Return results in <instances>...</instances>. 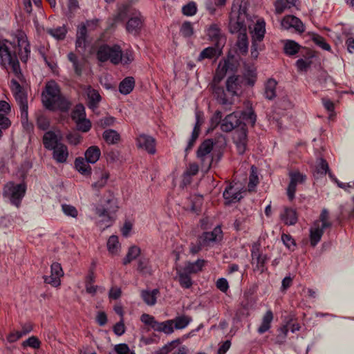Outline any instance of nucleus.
<instances>
[{
    "label": "nucleus",
    "instance_id": "obj_1",
    "mask_svg": "<svg viewBox=\"0 0 354 354\" xmlns=\"http://www.w3.org/2000/svg\"><path fill=\"white\" fill-rule=\"evenodd\" d=\"M246 2L235 0L232 4L230 14V31L231 33H239L236 46L239 53L245 55L248 50V39L247 36V24L248 21Z\"/></svg>",
    "mask_w": 354,
    "mask_h": 354
},
{
    "label": "nucleus",
    "instance_id": "obj_2",
    "mask_svg": "<svg viewBox=\"0 0 354 354\" xmlns=\"http://www.w3.org/2000/svg\"><path fill=\"white\" fill-rule=\"evenodd\" d=\"M41 101L43 105L51 111L60 109L66 111L71 106V103L62 95L59 86L55 81L46 83L45 90L41 93Z\"/></svg>",
    "mask_w": 354,
    "mask_h": 354
},
{
    "label": "nucleus",
    "instance_id": "obj_3",
    "mask_svg": "<svg viewBox=\"0 0 354 354\" xmlns=\"http://www.w3.org/2000/svg\"><path fill=\"white\" fill-rule=\"evenodd\" d=\"M8 41H0V62L4 67L10 66L16 76L21 75L19 62L15 53H12L8 46Z\"/></svg>",
    "mask_w": 354,
    "mask_h": 354
},
{
    "label": "nucleus",
    "instance_id": "obj_4",
    "mask_svg": "<svg viewBox=\"0 0 354 354\" xmlns=\"http://www.w3.org/2000/svg\"><path fill=\"white\" fill-rule=\"evenodd\" d=\"M118 209L117 201L113 193L109 190L101 201V204L96 207L95 212L100 217H104L111 223V214Z\"/></svg>",
    "mask_w": 354,
    "mask_h": 354
},
{
    "label": "nucleus",
    "instance_id": "obj_5",
    "mask_svg": "<svg viewBox=\"0 0 354 354\" xmlns=\"http://www.w3.org/2000/svg\"><path fill=\"white\" fill-rule=\"evenodd\" d=\"M97 58L101 62L110 60L112 64H118L122 61V49L118 45H102L97 51Z\"/></svg>",
    "mask_w": 354,
    "mask_h": 354
},
{
    "label": "nucleus",
    "instance_id": "obj_6",
    "mask_svg": "<svg viewBox=\"0 0 354 354\" xmlns=\"http://www.w3.org/2000/svg\"><path fill=\"white\" fill-rule=\"evenodd\" d=\"M221 79L222 77L214 76L212 82L209 85V89L216 101L227 109L233 104V97H231V95H229L227 91H225L223 87L219 85Z\"/></svg>",
    "mask_w": 354,
    "mask_h": 354
},
{
    "label": "nucleus",
    "instance_id": "obj_7",
    "mask_svg": "<svg viewBox=\"0 0 354 354\" xmlns=\"http://www.w3.org/2000/svg\"><path fill=\"white\" fill-rule=\"evenodd\" d=\"M214 142L212 140L207 139L200 145L196 151L197 158L201 163V168L205 171L210 169L213 162V156L211 154Z\"/></svg>",
    "mask_w": 354,
    "mask_h": 354
},
{
    "label": "nucleus",
    "instance_id": "obj_8",
    "mask_svg": "<svg viewBox=\"0 0 354 354\" xmlns=\"http://www.w3.org/2000/svg\"><path fill=\"white\" fill-rule=\"evenodd\" d=\"M26 190V187L25 184L15 185L12 182H9L4 186L3 195L9 198L13 205L19 207L22 198L25 195Z\"/></svg>",
    "mask_w": 354,
    "mask_h": 354
},
{
    "label": "nucleus",
    "instance_id": "obj_9",
    "mask_svg": "<svg viewBox=\"0 0 354 354\" xmlns=\"http://www.w3.org/2000/svg\"><path fill=\"white\" fill-rule=\"evenodd\" d=\"M11 84L15 100L21 111V118L22 120H27L28 109L27 94L17 80H12Z\"/></svg>",
    "mask_w": 354,
    "mask_h": 354
},
{
    "label": "nucleus",
    "instance_id": "obj_10",
    "mask_svg": "<svg viewBox=\"0 0 354 354\" xmlns=\"http://www.w3.org/2000/svg\"><path fill=\"white\" fill-rule=\"evenodd\" d=\"M261 244L259 242L254 243L252 246L251 263L253 266V270L262 274L266 270V262L268 260L267 254H263L260 250Z\"/></svg>",
    "mask_w": 354,
    "mask_h": 354
},
{
    "label": "nucleus",
    "instance_id": "obj_11",
    "mask_svg": "<svg viewBox=\"0 0 354 354\" xmlns=\"http://www.w3.org/2000/svg\"><path fill=\"white\" fill-rule=\"evenodd\" d=\"M208 39L216 46L224 47L226 44V37L222 32L220 26L216 24H211L207 29Z\"/></svg>",
    "mask_w": 354,
    "mask_h": 354
},
{
    "label": "nucleus",
    "instance_id": "obj_12",
    "mask_svg": "<svg viewBox=\"0 0 354 354\" xmlns=\"http://www.w3.org/2000/svg\"><path fill=\"white\" fill-rule=\"evenodd\" d=\"M89 43L88 29L86 28L85 24H81L77 29L75 48L80 53L83 54Z\"/></svg>",
    "mask_w": 354,
    "mask_h": 354
},
{
    "label": "nucleus",
    "instance_id": "obj_13",
    "mask_svg": "<svg viewBox=\"0 0 354 354\" xmlns=\"http://www.w3.org/2000/svg\"><path fill=\"white\" fill-rule=\"evenodd\" d=\"M289 176L290 181L287 188V195L289 200L292 201L295 198L297 184L304 183L306 176L299 171H291Z\"/></svg>",
    "mask_w": 354,
    "mask_h": 354
},
{
    "label": "nucleus",
    "instance_id": "obj_14",
    "mask_svg": "<svg viewBox=\"0 0 354 354\" xmlns=\"http://www.w3.org/2000/svg\"><path fill=\"white\" fill-rule=\"evenodd\" d=\"M243 122L238 113L233 112L227 115L221 124V129L224 132H230L236 129Z\"/></svg>",
    "mask_w": 354,
    "mask_h": 354
},
{
    "label": "nucleus",
    "instance_id": "obj_15",
    "mask_svg": "<svg viewBox=\"0 0 354 354\" xmlns=\"http://www.w3.org/2000/svg\"><path fill=\"white\" fill-rule=\"evenodd\" d=\"M222 237V231L219 226L216 227L212 232H203L198 239L201 245H207L210 243L216 242Z\"/></svg>",
    "mask_w": 354,
    "mask_h": 354
},
{
    "label": "nucleus",
    "instance_id": "obj_16",
    "mask_svg": "<svg viewBox=\"0 0 354 354\" xmlns=\"http://www.w3.org/2000/svg\"><path fill=\"white\" fill-rule=\"evenodd\" d=\"M281 24L285 29L293 28L296 31L300 33L304 32L305 30L304 25L302 21L298 17L293 15H287L284 17Z\"/></svg>",
    "mask_w": 354,
    "mask_h": 354
},
{
    "label": "nucleus",
    "instance_id": "obj_17",
    "mask_svg": "<svg viewBox=\"0 0 354 354\" xmlns=\"http://www.w3.org/2000/svg\"><path fill=\"white\" fill-rule=\"evenodd\" d=\"M137 145L139 148L146 150L150 154L156 153L155 140L151 136L142 134L137 138Z\"/></svg>",
    "mask_w": 354,
    "mask_h": 354
},
{
    "label": "nucleus",
    "instance_id": "obj_18",
    "mask_svg": "<svg viewBox=\"0 0 354 354\" xmlns=\"http://www.w3.org/2000/svg\"><path fill=\"white\" fill-rule=\"evenodd\" d=\"M226 90L232 97L239 95L241 91V78L236 75L229 77L226 81Z\"/></svg>",
    "mask_w": 354,
    "mask_h": 354
},
{
    "label": "nucleus",
    "instance_id": "obj_19",
    "mask_svg": "<svg viewBox=\"0 0 354 354\" xmlns=\"http://www.w3.org/2000/svg\"><path fill=\"white\" fill-rule=\"evenodd\" d=\"M223 46H209L203 49L197 58L198 61H202L204 59H216L223 53Z\"/></svg>",
    "mask_w": 354,
    "mask_h": 354
},
{
    "label": "nucleus",
    "instance_id": "obj_20",
    "mask_svg": "<svg viewBox=\"0 0 354 354\" xmlns=\"http://www.w3.org/2000/svg\"><path fill=\"white\" fill-rule=\"evenodd\" d=\"M85 92L88 97L87 105L88 108L95 110L98 107V104L101 101V95L98 91L93 88L91 86H86Z\"/></svg>",
    "mask_w": 354,
    "mask_h": 354
},
{
    "label": "nucleus",
    "instance_id": "obj_21",
    "mask_svg": "<svg viewBox=\"0 0 354 354\" xmlns=\"http://www.w3.org/2000/svg\"><path fill=\"white\" fill-rule=\"evenodd\" d=\"M280 218L286 225H294L298 221L296 210L290 207H284L283 212L280 214Z\"/></svg>",
    "mask_w": 354,
    "mask_h": 354
},
{
    "label": "nucleus",
    "instance_id": "obj_22",
    "mask_svg": "<svg viewBox=\"0 0 354 354\" xmlns=\"http://www.w3.org/2000/svg\"><path fill=\"white\" fill-rule=\"evenodd\" d=\"M226 204L236 203L242 198L241 192L240 191H234L232 185H228L223 194Z\"/></svg>",
    "mask_w": 354,
    "mask_h": 354
},
{
    "label": "nucleus",
    "instance_id": "obj_23",
    "mask_svg": "<svg viewBox=\"0 0 354 354\" xmlns=\"http://www.w3.org/2000/svg\"><path fill=\"white\" fill-rule=\"evenodd\" d=\"M95 176L99 179L93 183L91 187L93 189L99 190L106 185L109 178V173L107 171L98 169L95 171Z\"/></svg>",
    "mask_w": 354,
    "mask_h": 354
},
{
    "label": "nucleus",
    "instance_id": "obj_24",
    "mask_svg": "<svg viewBox=\"0 0 354 354\" xmlns=\"http://www.w3.org/2000/svg\"><path fill=\"white\" fill-rule=\"evenodd\" d=\"M325 229L320 226L319 221L315 222L314 226L310 230V239L312 246L315 247L320 241Z\"/></svg>",
    "mask_w": 354,
    "mask_h": 354
},
{
    "label": "nucleus",
    "instance_id": "obj_25",
    "mask_svg": "<svg viewBox=\"0 0 354 354\" xmlns=\"http://www.w3.org/2000/svg\"><path fill=\"white\" fill-rule=\"evenodd\" d=\"M142 19L141 17L136 16L130 18L126 24V29L128 32L137 35L141 30Z\"/></svg>",
    "mask_w": 354,
    "mask_h": 354
},
{
    "label": "nucleus",
    "instance_id": "obj_26",
    "mask_svg": "<svg viewBox=\"0 0 354 354\" xmlns=\"http://www.w3.org/2000/svg\"><path fill=\"white\" fill-rule=\"evenodd\" d=\"M59 143L57 135L53 131H49L44 133L43 144L46 149L52 150L58 146Z\"/></svg>",
    "mask_w": 354,
    "mask_h": 354
},
{
    "label": "nucleus",
    "instance_id": "obj_27",
    "mask_svg": "<svg viewBox=\"0 0 354 354\" xmlns=\"http://www.w3.org/2000/svg\"><path fill=\"white\" fill-rule=\"evenodd\" d=\"M205 263L204 259H198L195 262L187 261L182 269L189 274H196L202 270Z\"/></svg>",
    "mask_w": 354,
    "mask_h": 354
},
{
    "label": "nucleus",
    "instance_id": "obj_28",
    "mask_svg": "<svg viewBox=\"0 0 354 354\" xmlns=\"http://www.w3.org/2000/svg\"><path fill=\"white\" fill-rule=\"evenodd\" d=\"M53 158L58 162H65L67 160L68 153L66 145L59 143L53 149Z\"/></svg>",
    "mask_w": 354,
    "mask_h": 354
},
{
    "label": "nucleus",
    "instance_id": "obj_29",
    "mask_svg": "<svg viewBox=\"0 0 354 354\" xmlns=\"http://www.w3.org/2000/svg\"><path fill=\"white\" fill-rule=\"evenodd\" d=\"M176 274L180 285L184 288H189L192 286L190 274L185 272L181 267H176Z\"/></svg>",
    "mask_w": 354,
    "mask_h": 354
},
{
    "label": "nucleus",
    "instance_id": "obj_30",
    "mask_svg": "<svg viewBox=\"0 0 354 354\" xmlns=\"http://www.w3.org/2000/svg\"><path fill=\"white\" fill-rule=\"evenodd\" d=\"M159 293L158 289L152 290H144L141 292V297L145 303L149 306H153L156 303V297Z\"/></svg>",
    "mask_w": 354,
    "mask_h": 354
},
{
    "label": "nucleus",
    "instance_id": "obj_31",
    "mask_svg": "<svg viewBox=\"0 0 354 354\" xmlns=\"http://www.w3.org/2000/svg\"><path fill=\"white\" fill-rule=\"evenodd\" d=\"M266 24L263 21L258 20L254 25V32H252V40L261 41L266 32Z\"/></svg>",
    "mask_w": 354,
    "mask_h": 354
},
{
    "label": "nucleus",
    "instance_id": "obj_32",
    "mask_svg": "<svg viewBox=\"0 0 354 354\" xmlns=\"http://www.w3.org/2000/svg\"><path fill=\"white\" fill-rule=\"evenodd\" d=\"M134 86V78L133 77H127L120 83L119 91L122 94L127 95L132 91Z\"/></svg>",
    "mask_w": 354,
    "mask_h": 354
},
{
    "label": "nucleus",
    "instance_id": "obj_33",
    "mask_svg": "<svg viewBox=\"0 0 354 354\" xmlns=\"http://www.w3.org/2000/svg\"><path fill=\"white\" fill-rule=\"evenodd\" d=\"M101 152L98 147L91 146L85 152V159L87 162L94 164L100 158Z\"/></svg>",
    "mask_w": 354,
    "mask_h": 354
},
{
    "label": "nucleus",
    "instance_id": "obj_34",
    "mask_svg": "<svg viewBox=\"0 0 354 354\" xmlns=\"http://www.w3.org/2000/svg\"><path fill=\"white\" fill-rule=\"evenodd\" d=\"M277 82L274 79H269L265 84L264 95L266 98L269 100H273L276 97V87Z\"/></svg>",
    "mask_w": 354,
    "mask_h": 354
},
{
    "label": "nucleus",
    "instance_id": "obj_35",
    "mask_svg": "<svg viewBox=\"0 0 354 354\" xmlns=\"http://www.w3.org/2000/svg\"><path fill=\"white\" fill-rule=\"evenodd\" d=\"M87 160H84L82 158H77L75 161V166L76 169L82 175L87 176L91 174V167L88 165Z\"/></svg>",
    "mask_w": 354,
    "mask_h": 354
},
{
    "label": "nucleus",
    "instance_id": "obj_36",
    "mask_svg": "<svg viewBox=\"0 0 354 354\" xmlns=\"http://www.w3.org/2000/svg\"><path fill=\"white\" fill-rule=\"evenodd\" d=\"M273 319V314L271 310H268L264 315L261 326L258 328L260 334L264 333L270 328V324Z\"/></svg>",
    "mask_w": 354,
    "mask_h": 354
},
{
    "label": "nucleus",
    "instance_id": "obj_37",
    "mask_svg": "<svg viewBox=\"0 0 354 354\" xmlns=\"http://www.w3.org/2000/svg\"><path fill=\"white\" fill-rule=\"evenodd\" d=\"M154 330L162 332L165 334H171L174 330L173 321L171 319L162 322H157Z\"/></svg>",
    "mask_w": 354,
    "mask_h": 354
},
{
    "label": "nucleus",
    "instance_id": "obj_38",
    "mask_svg": "<svg viewBox=\"0 0 354 354\" xmlns=\"http://www.w3.org/2000/svg\"><path fill=\"white\" fill-rule=\"evenodd\" d=\"M103 138L108 144L114 145L120 141V134L113 129H108L104 131Z\"/></svg>",
    "mask_w": 354,
    "mask_h": 354
},
{
    "label": "nucleus",
    "instance_id": "obj_39",
    "mask_svg": "<svg viewBox=\"0 0 354 354\" xmlns=\"http://www.w3.org/2000/svg\"><path fill=\"white\" fill-rule=\"evenodd\" d=\"M247 133L248 130L246 124L245 123H242L239 127L235 129L233 138L234 141L247 142Z\"/></svg>",
    "mask_w": 354,
    "mask_h": 354
},
{
    "label": "nucleus",
    "instance_id": "obj_40",
    "mask_svg": "<svg viewBox=\"0 0 354 354\" xmlns=\"http://www.w3.org/2000/svg\"><path fill=\"white\" fill-rule=\"evenodd\" d=\"M140 252L141 250L139 247L136 245L131 246L125 258L123 259V264L127 265L136 259L140 255Z\"/></svg>",
    "mask_w": 354,
    "mask_h": 354
},
{
    "label": "nucleus",
    "instance_id": "obj_41",
    "mask_svg": "<svg viewBox=\"0 0 354 354\" xmlns=\"http://www.w3.org/2000/svg\"><path fill=\"white\" fill-rule=\"evenodd\" d=\"M138 271L143 274H151V268L149 265V260L145 257H141L138 261Z\"/></svg>",
    "mask_w": 354,
    "mask_h": 354
},
{
    "label": "nucleus",
    "instance_id": "obj_42",
    "mask_svg": "<svg viewBox=\"0 0 354 354\" xmlns=\"http://www.w3.org/2000/svg\"><path fill=\"white\" fill-rule=\"evenodd\" d=\"M301 46L293 40H287L284 44V53L288 55H294L297 53Z\"/></svg>",
    "mask_w": 354,
    "mask_h": 354
},
{
    "label": "nucleus",
    "instance_id": "obj_43",
    "mask_svg": "<svg viewBox=\"0 0 354 354\" xmlns=\"http://www.w3.org/2000/svg\"><path fill=\"white\" fill-rule=\"evenodd\" d=\"M171 320L173 321L174 328L180 330L185 328L192 319L187 316L183 315L176 317L175 319Z\"/></svg>",
    "mask_w": 354,
    "mask_h": 354
},
{
    "label": "nucleus",
    "instance_id": "obj_44",
    "mask_svg": "<svg viewBox=\"0 0 354 354\" xmlns=\"http://www.w3.org/2000/svg\"><path fill=\"white\" fill-rule=\"evenodd\" d=\"M46 32L58 40L64 39L66 37L67 30L65 26H59L55 28H48Z\"/></svg>",
    "mask_w": 354,
    "mask_h": 354
},
{
    "label": "nucleus",
    "instance_id": "obj_45",
    "mask_svg": "<svg viewBox=\"0 0 354 354\" xmlns=\"http://www.w3.org/2000/svg\"><path fill=\"white\" fill-rule=\"evenodd\" d=\"M68 58L73 64L75 74L80 76L82 73L83 64L79 61L76 55L72 52L68 55Z\"/></svg>",
    "mask_w": 354,
    "mask_h": 354
},
{
    "label": "nucleus",
    "instance_id": "obj_46",
    "mask_svg": "<svg viewBox=\"0 0 354 354\" xmlns=\"http://www.w3.org/2000/svg\"><path fill=\"white\" fill-rule=\"evenodd\" d=\"M71 118L75 122L86 118L85 108L82 104H78L75 106L71 113Z\"/></svg>",
    "mask_w": 354,
    "mask_h": 354
},
{
    "label": "nucleus",
    "instance_id": "obj_47",
    "mask_svg": "<svg viewBox=\"0 0 354 354\" xmlns=\"http://www.w3.org/2000/svg\"><path fill=\"white\" fill-rule=\"evenodd\" d=\"M180 339H176L173 340L165 346H163L161 348L154 351L151 354H168L172 350H174L178 344H180Z\"/></svg>",
    "mask_w": 354,
    "mask_h": 354
},
{
    "label": "nucleus",
    "instance_id": "obj_48",
    "mask_svg": "<svg viewBox=\"0 0 354 354\" xmlns=\"http://www.w3.org/2000/svg\"><path fill=\"white\" fill-rule=\"evenodd\" d=\"M18 45L19 48L24 47V52L19 53L20 59L22 62H26L30 53V46L28 41L22 38L18 39Z\"/></svg>",
    "mask_w": 354,
    "mask_h": 354
},
{
    "label": "nucleus",
    "instance_id": "obj_49",
    "mask_svg": "<svg viewBox=\"0 0 354 354\" xmlns=\"http://www.w3.org/2000/svg\"><path fill=\"white\" fill-rule=\"evenodd\" d=\"M120 248V243L117 236L112 235L107 241V248L110 253L115 254Z\"/></svg>",
    "mask_w": 354,
    "mask_h": 354
},
{
    "label": "nucleus",
    "instance_id": "obj_50",
    "mask_svg": "<svg viewBox=\"0 0 354 354\" xmlns=\"http://www.w3.org/2000/svg\"><path fill=\"white\" fill-rule=\"evenodd\" d=\"M259 183L257 168L254 166L251 167V172L249 178L248 190L252 191Z\"/></svg>",
    "mask_w": 354,
    "mask_h": 354
},
{
    "label": "nucleus",
    "instance_id": "obj_51",
    "mask_svg": "<svg viewBox=\"0 0 354 354\" xmlns=\"http://www.w3.org/2000/svg\"><path fill=\"white\" fill-rule=\"evenodd\" d=\"M319 163L316 167V170L318 174L325 175L328 173L330 177H332V174L329 171L328 164L324 158H319Z\"/></svg>",
    "mask_w": 354,
    "mask_h": 354
},
{
    "label": "nucleus",
    "instance_id": "obj_52",
    "mask_svg": "<svg viewBox=\"0 0 354 354\" xmlns=\"http://www.w3.org/2000/svg\"><path fill=\"white\" fill-rule=\"evenodd\" d=\"M77 130L82 132H88L91 128V122L88 119L86 118L80 120V121L75 122Z\"/></svg>",
    "mask_w": 354,
    "mask_h": 354
},
{
    "label": "nucleus",
    "instance_id": "obj_53",
    "mask_svg": "<svg viewBox=\"0 0 354 354\" xmlns=\"http://www.w3.org/2000/svg\"><path fill=\"white\" fill-rule=\"evenodd\" d=\"M312 39L317 46H319L324 50L328 51L330 50V45L326 42L324 38L322 37V36L319 35H314L312 37Z\"/></svg>",
    "mask_w": 354,
    "mask_h": 354
},
{
    "label": "nucleus",
    "instance_id": "obj_54",
    "mask_svg": "<svg viewBox=\"0 0 354 354\" xmlns=\"http://www.w3.org/2000/svg\"><path fill=\"white\" fill-rule=\"evenodd\" d=\"M312 65V61L308 59H304L303 58L299 59L296 62V66L299 71H307V70Z\"/></svg>",
    "mask_w": 354,
    "mask_h": 354
},
{
    "label": "nucleus",
    "instance_id": "obj_55",
    "mask_svg": "<svg viewBox=\"0 0 354 354\" xmlns=\"http://www.w3.org/2000/svg\"><path fill=\"white\" fill-rule=\"evenodd\" d=\"M329 214L327 209H322L320 216L319 222H322V225L323 228H328L330 227L332 223L328 221Z\"/></svg>",
    "mask_w": 354,
    "mask_h": 354
},
{
    "label": "nucleus",
    "instance_id": "obj_56",
    "mask_svg": "<svg viewBox=\"0 0 354 354\" xmlns=\"http://www.w3.org/2000/svg\"><path fill=\"white\" fill-rule=\"evenodd\" d=\"M62 209L66 216H71L73 218H77L78 215L77 209L73 205L63 204L62 205Z\"/></svg>",
    "mask_w": 354,
    "mask_h": 354
},
{
    "label": "nucleus",
    "instance_id": "obj_57",
    "mask_svg": "<svg viewBox=\"0 0 354 354\" xmlns=\"http://www.w3.org/2000/svg\"><path fill=\"white\" fill-rule=\"evenodd\" d=\"M196 6L194 2H189L182 8L183 13L187 16H192L196 12Z\"/></svg>",
    "mask_w": 354,
    "mask_h": 354
},
{
    "label": "nucleus",
    "instance_id": "obj_58",
    "mask_svg": "<svg viewBox=\"0 0 354 354\" xmlns=\"http://www.w3.org/2000/svg\"><path fill=\"white\" fill-rule=\"evenodd\" d=\"M22 344L24 346H28L33 348H39L40 347L41 342L37 337L32 336L24 341Z\"/></svg>",
    "mask_w": 354,
    "mask_h": 354
},
{
    "label": "nucleus",
    "instance_id": "obj_59",
    "mask_svg": "<svg viewBox=\"0 0 354 354\" xmlns=\"http://www.w3.org/2000/svg\"><path fill=\"white\" fill-rule=\"evenodd\" d=\"M140 319L145 324L150 326L154 330L157 321L153 316L148 314H143L142 315Z\"/></svg>",
    "mask_w": 354,
    "mask_h": 354
},
{
    "label": "nucleus",
    "instance_id": "obj_60",
    "mask_svg": "<svg viewBox=\"0 0 354 354\" xmlns=\"http://www.w3.org/2000/svg\"><path fill=\"white\" fill-rule=\"evenodd\" d=\"M44 279L46 283L50 284L53 287H57L61 284L60 278L57 276H53V274L50 276H44Z\"/></svg>",
    "mask_w": 354,
    "mask_h": 354
},
{
    "label": "nucleus",
    "instance_id": "obj_61",
    "mask_svg": "<svg viewBox=\"0 0 354 354\" xmlns=\"http://www.w3.org/2000/svg\"><path fill=\"white\" fill-rule=\"evenodd\" d=\"M180 32L184 37H190L193 34V28L190 22H184L181 26Z\"/></svg>",
    "mask_w": 354,
    "mask_h": 354
},
{
    "label": "nucleus",
    "instance_id": "obj_62",
    "mask_svg": "<svg viewBox=\"0 0 354 354\" xmlns=\"http://www.w3.org/2000/svg\"><path fill=\"white\" fill-rule=\"evenodd\" d=\"M50 272L51 274H53V276H57L59 278H61L64 275V272L61 266V264L57 262L52 263L50 266Z\"/></svg>",
    "mask_w": 354,
    "mask_h": 354
},
{
    "label": "nucleus",
    "instance_id": "obj_63",
    "mask_svg": "<svg viewBox=\"0 0 354 354\" xmlns=\"http://www.w3.org/2000/svg\"><path fill=\"white\" fill-rule=\"evenodd\" d=\"M115 118L112 116H106L97 121V124L102 128L111 126L114 124Z\"/></svg>",
    "mask_w": 354,
    "mask_h": 354
},
{
    "label": "nucleus",
    "instance_id": "obj_64",
    "mask_svg": "<svg viewBox=\"0 0 354 354\" xmlns=\"http://www.w3.org/2000/svg\"><path fill=\"white\" fill-rule=\"evenodd\" d=\"M113 332L118 336H121L125 333V326L122 318L119 322L114 325Z\"/></svg>",
    "mask_w": 354,
    "mask_h": 354
}]
</instances>
